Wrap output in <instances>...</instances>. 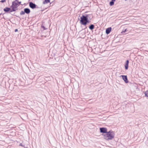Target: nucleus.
<instances>
[{
    "label": "nucleus",
    "mask_w": 148,
    "mask_h": 148,
    "mask_svg": "<svg viewBox=\"0 0 148 148\" xmlns=\"http://www.w3.org/2000/svg\"><path fill=\"white\" fill-rule=\"evenodd\" d=\"M102 135L104 139L108 141L114 138L115 136V133L113 131L110 130L106 134H103Z\"/></svg>",
    "instance_id": "1"
},
{
    "label": "nucleus",
    "mask_w": 148,
    "mask_h": 148,
    "mask_svg": "<svg viewBox=\"0 0 148 148\" xmlns=\"http://www.w3.org/2000/svg\"><path fill=\"white\" fill-rule=\"evenodd\" d=\"M21 3V1L19 2L18 0H16L12 3V5L11 8L12 11H14L16 10L18 7V6Z\"/></svg>",
    "instance_id": "2"
},
{
    "label": "nucleus",
    "mask_w": 148,
    "mask_h": 148,
    "mask_svg": "<svg viewBox=\"0 0 148 148\" xmlns=\"http://www.w3.org/2000/svg\"><path fill=\"white\" fill-rule=\"evenodd\" d=\"M88 15L86 16L83 15L80 17V23L83 25H86L88 22Z\"/></svg>",
    "instance_id": "3"
},
{
    "label": "nucleus",
    "mask_w": 148,
    "mask_h": 148,
    "mask_svg": "<svg viewBox=\"0 0 148 148\" xmlns=\"http://www.w3.org/2000/svg\"><path fill=\"white\" fill-rule=\"evenodd\" d=\"M100 132L103 133V134H106L107 132V129L106 128L102 127L100 128Z\"/></svg>",
    "instance_id": "4"
},
{
    "label": "nucleus",
    "mask_w": 148,
    "mask_h": 148,
    "mask_svg": "<svg viewBox=\"0 0 148 148\" xmlns=\"http://www.w3.org/2000/svg\"><path fill=\"white\" fill-rule=\"evenodd\" d=\"M122 77L123 79L124 80L126 83H127L128 82L127 80V77L126 75H121L120 76Z\"/></svg>",
    "instance_id": "5"
},
{
    "label": "nucleus",
    "mask_w": 148,
    "mask_h": 148,
    "mask_svg": "<svg viewBox=\"0 0 148 148\" xmlns=\"http://www.w3.org/2000/svg\"><path fill=\"white\" fill-rule=\"evenodd\" d=\"M29 5L30 7L32 9L36 7L35 4L32 2H30L29 3Z\"/></svg>",
    "instance_id": "6"
},
{
    "label": "nucleus",
    "mask_w": 148,
    "mask_h": 148,
    "mask_svg": "<svg viewBox=\"0 0 148 148\" xmlns=\"http://www.w3.org/2000/svg\"><path fill=\"white\" fill-rule=\"evenodd\" d=\"M111 29L112 28L111 27L107 28L106 30V33L107 34H109L111 31Z\"/></svg>",
    "instance_id": "7"
},
{
    "label": "nucleus",
    "mask_w": 148,
    "mask_h": 148,
    "mask_svg": "<svg viewBox=\"0 0 148 148\" xmlns=\"http://www.w3.org/2000/svg\"><path fill=\"white\" fill-rule=\"evenodd\" d=\"M129 64V61L127 60L125 62V68L126 69H127L128 67V65Z\"/></svg>",
    "instance_id": "8"
},
{
    "label": "nucleus",
    "mask_w": 148,
    "mask_h": 148,
    "mask_svg": "<svg viewBox=\"0 0 148 148\" xmlns=\"http://www.w3.org/2000/svg\"><path fill=\"white\" fill-rule=\"evenodd\" d=\"M24 11H25V13L27 14H28L30 12V10L27 8H25L24 9Z\"/></svg>",
    "instance_id": "9"
},
{
    "label": "nucleus",
    "mask_w": 148,
    "mask_h": 148,
    "mask_svg": "<svg viewBox=\"0 0 148 148\" xmlns=\"http://www.w3.org/2000/svg\"><path fill=\"white\" fill-rule=\"evenodd\" d=\"M10 10V9L8 8H6L4 9V10L6 12H8Z\"/></svg>",
    "instance_id": "10"
},
{
    "label": "nucleus",
    "mask_w": 148,
    "mask_h": 148,
    "mask_svg": "<svg viewBox=\"0 0 148 148\" xmlns=\"http://www.w3.org/2000/svg\"><path fill=\"white\" fill-rule=\"evenodd\" d=\"M50 2V0H45L43 2V4H45Z\"/></svg>",
    "instance_id": "11"
},
{
    "label": "nucleus",
    "mask_w": 148,
    "mask_h": 148,
    "mask_svg": "<svg viewBox=\"0 0 148 148\" xmlns=\"http://www.w3.org/2000/svg\"><path fill=\"white\" fill-rule=\"evenodd\" d=\"M94 26L93 25H91L89 27V28L91 30L93 29L94 28Z\"/></svg>",
    "instance_id": "12"
},
{
    "label": "nucleus",
    "mask_w": 148,
    "mask_h": 148,
    "mask_svg": "<svg viewBox=\"0 0 148 148\" xmlns=\"http://www.w3.org/2000/svg\"><path fill=\"white\" fill-rule=\"evenodd\" d=\"M145 94V96L148 97V91H146Z\"/></svg>",
    "instance_id": "13"
},
{
    "label": "nucleus",
    "mask_w": 148,
    "mask_h": 148,
    "mask_svg": "<svg viewBox=\"0 0 148 148\" xmlns=\"http://www.w3.org/2000/svg\"><path fill=\"white\" fill-rule=\"evenodd\" d=\"M114 4V1H111L110 3V5L112 6Z\"/></svg>",
    "instance_id": "14"
},
{
    "label": "nucleus",
    "mask_w": 148,
    "mask_h": 148,
    "mask_svg": "<svg viewBox=\"0 0 148 148\" xmlns=\"http://www.w3.org/2000/svg\"><path fill=\"white\" fill-rule=\"evenodd\" d=\"M25 14V11H21L20 12V14L21 15H23V14Z\"/></svg>",
    "instance_id": "15"
},
{
    "label": "nucleus",
    "mask_w": 148,
    "mask_h": 148,
    "mask_svg": "<svg viewBox=\"0 0 148 148\" xmlns=\"http://www.w3.org/2000/svg\"><path fill=\"white\" fill-rule=\"evenodd\" d=\"M6 0H2L1 1V2L2 3H3L4 2H5Z\"/></svg>",
    "instance_id": "16"
},
{
    "label": "nucleus",
    "mask_w": 148,
    "mask_h": 148,
    "mask_svg": "<svg viewBox=\"0 0 148 148\" xmlns=\"http://www.w3.org/2000/svg\"><path fill=\"white\" fill-rule=\"evenodd\" d=\"M126 29H125L124 31H123L122 32V33H125L126 32Z\"/></svg>",
    "instance_id": "17"
},
{
    "label": "nucleus",
    "mask_w": 148,
    "mask_h": 148,
    "mask_svg": "<svg viewBox=\"0 0 148 148\" xmlns=\"http://www.w3.org/2000/svg\"><path fill=\"white\" fill-rule=\"evenodd\" d=\"M20 146H23V147H24L22 143H21L20 144Z\"/></svg>",
    "instance_id": "18"
},
{
    "label": "nucleus",
    "mask_w": 148,
    "mask_h": 148,
    "mask_svg": "<svg viewBox=\"0 0 148 148\" xmlns=\"http://www.w3.org/2000/svg\"><path fill=\"white\" fill-rule=\"evenodd\" d=\"M42 28H44V29H45V27H44V26H42Z\"/></svg>",
    "instance_id": "19"
},
{
    "label": "nucleus",
    "mask_w": 148,
    "mask_h": 148,
    "mask_svg": "<svg viewBox=\"0 0 148 148\" xmlns=\"http://www.w3.org/2000/svg\"><path fill=\"white\" fill-rule=\"evenodd\" d=\"M17 30H18L17 29H16L15 30V32H17Z\"/></svg>",
    "instance_id": "20"
},
{
    "label": "nucleus",
    "mask_w": 148,
    "mask_h": 148,
    "mask_svg": "<svg viewBox=\"0 0 148 148\" xmlns=\"http://www.w3.org/2000/svg\"><path fill=\"white\" fill-rule=\"evenodd\" d=\"M112 0V1H116V0Z\"/></svg>",
    "instance_id": "21"
}]
</instances>
